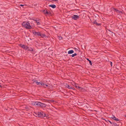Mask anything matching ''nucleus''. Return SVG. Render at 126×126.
<instances>
[{
  "label": "nucleus",
  "mask_w": 126,
  "mask_h": 126,
  "mask_svg": "<svg viewBox=\"0 0 126 126\" xmlns=\"http://www.w3.org/2000/svg\"><path fill=\"white\" fill-rule=\"evenodd\" d=\"M36 23H37V24L36 25H39L40 24V23L39 22H36Z\"/></svg>",
  "instance_id": "25"
},
{
  "label": "nucleus",
  "mask_w": 126,
  "mask_h": 126,
  "mask_svg": "<svg viewBox=\"0 0 126 126\" xmlns=\"http://www.w3.org/2000/svg\"><path fill=\"white\" fill-rule=\"evenodd\" d=\"M119 122H117V123H119V124L118 125H119H119L121 126L122 125V123L120 122V121H119Z\"/></svg>",
  "instance_id": "23"
},
{
  "label": "nucleus",
  "mask_w": 126,
  "mask_h": 126,
  "mask_svg": "<svg viewBox=\"0 0 126 126\" xmlns=\"http://www.w3.org/2000/svg\"><path fill=\"white\" fill-rule=\"evenodd\" d=\"M75 87L77 88H78L79 89H80V90H82L83 89V88H82L81 87H80L79 86H77L76 85H75Z\"/></svg>",
  "instance_id": "15"
},
{
  "label": "nucleus",
  "mask_w": 126,
  "mask_h": 126,
  "mask_svg": "<svg viewBox=\"0 0 126 126\" xmlns=\"http://www.w3.org/2000/svg\"><path fill=\"white\" fill-rule=\"evenodd\" d=\"M37 106L38 107H40L42 108H45L46 107L47 105L43 103L40 102H38L37 103Z\"/></svg>",
  "instance_id": "4"
},
{
  "label": "nucleus",
  "mask_w": 126,
  "mask_h": 126,
  "mask_svg": "<svg viewBox=\"0 0 126 126\" xmlns=\"http://www.w3.org/2000/svg\"><path fill=\"white\" fill-rule=\"evenodd\" d=\"M29 108H32V107L31 106H29V107L26 106L25 107V108L26 109H29Z\"/></svg>",
  "instance_id": "24"
},
{
  "label": "nucleus",
  "mask_w": 126,
  "mask_h": 126,
  "mask_svg": "<svg viewBox=\"0 0 126 126\" xmlns=\"http://www.w3.org/2000/svg\"><path fill=\"white\" fill-rule=\"evenodd\" d=\"M112 32V33H113V32Z\"/></svg>",
  "instance_id": "40"
},
{
  "label": "nucleus",
  "mask_w": 126,
  "mask_h": 126,
  "mask_svg": "<svg viewBox=\"0 0 126 126\" xmlns=\"http://www.w3.org/2000/svg\"><path fill=\"white\" fill-rule=\"evenodd\" d=\"M116 69H118L119 70V67H118V66H116Z\"/></svg>",
  "instance_id": "31"
},
{
  "label": "nucleus",
  "mask_w": 126,
  "mask_h": 126,
  "mask_svg": "<svg viewBox=\"0 0 126 126\" xmlns=\"http://www.w3.org/2000/svg\"><path fill=\"white\" fill-rule=\"evenodd\" d=\"M43 12L45 15H50L51 14V13L50 11L48 12L47 10H44Z\"/></svg>",
  "instance_id": "7"
},
{
  "label": "nucleus",
  "mask_w": 126,
  "mask_h": 126,
  "mask_svg": "<svg viewBox=\"0 0 126 126\" xmlns=\"http://www.w3.org/2000/svg\"><path fill=\"white\" fill-rule=\"evenodd\" d=\"M87 60L89 61V64L91 65H92V63L91 61L89 59L87 58Z\"/></svg>",
  "instance_id": "20"
},
{
  "label": "nucleus",
  "mask_w": 126,
  "mask_h": 126,
  "mask_svg": "<svg viewBox=\"0 0 126 126\" xmlns=\"http://www.w3.org/2000/svg\"><path fill=\"white\" fill-rule=\"evenodd\" d=\"M62 37H61V36L59 37V39L60 40H61V39H62Z\"/></svg>",
  "instance_id": "29"
},
{
  "label": "nucleus",
  "mask_w": 126,
  "mask_h": 126,
  "mask_svg": "<svg viewBox=\"0 0 126 126\" xmlns=\"http://www.w3.org/2000/svg\"><path fill=\"white\" fill-rule=\"evenodd\" d=\"M125 117L126 118V115L125 116Z\"/></svg>",
  "instance_id": "41"
},
{
  "label": "nucleus",
  "mask_w": 126,
  "mask_h": 126,
  "mask_svg": "<svg viewBox=\"0 0 126 126\" xmlns=\"http://www.w3.org/2000/svg\"><path fill=\"white\" fill-rule=\"evenodd\" d=\"M34 113L37 115V116H36L37 117L38 116V117H41L43 118L46 116V114L43 112H37V114L36 113Z\"/></svg>",
  "instance_id": "3"
},
{
  "label": "nucleus",
  "mask_w": 126,
  "mask_h": 126,
  "mask_svg": "<svg viewBox=\"0 0 126 126\" xmlns=\"http://www.w3.org/2000/svg\"><path fill=\"white\" fill-rule=\"evenodd\" d=\"M102 119H103V120H104L105 121L107 122V121L105 119H104L103 118H102Z\"/></svg>",
  "instance_id": "34"
},
{
  "label": "nucleus",
  "mask_w": 126,
  "mask_h": 126,
  "mask_svg": "<svg viewBox=\"0 0 126 126\" xmlns=\"http://www.w3.org/2000/svg\"><path fill=\"white\" fill-rule=\"evenodd\" d=\"M51 101L52 102H54V100H51Z\"/></svg>",
  "instance_id": "35"
},
{
  "label": "nucleus",
  "mask_w": 126,
  "mask_h": 126,
  "mask_svg": "<svg viewBox=\"0 0 126 126\" xmlns=\"http://www.w3.org/2000/svg\"><path fill=\"white\" fill-rule=\"evenodd\" d=\"M79 16L76 15H73V16H71L72 18L73 19L77 20L79 18Z\"/></svg>",
  "instance_id": "8"
},
{
  "label": "nucleus",
  "mask_w": 126,
  "mask_h": 126,
  "mask_svg": "<svg viewBox=\"0 0 126 126\" xmlns=\"http://www.w3.org/2000/svg\"><path fill=\"white\" fill-rule=\"evenodd\" d=\"M111 118L113 120H114L116 121H121V120L119 119L118 118H116L114 115H113L112 117Z\"/></svg>",
  "instance_id": "10"
},
{
  "label": "nucleus",
  "mask_w": 126,
  "mask_h": 126,
  "mask_svg": "<svg viewBox=\"0 0 126 126\" xmlns=\"http://www.w3.org/2000/svg\"><path fill=\"white\" fill-rule=\"evenodd\" d=\"M110 64L111 65V66H112V62H110Z\"/></svg>",
  "instance_id": "32"
},
{
  "label": "nucleus",
  "mask_w": 126,
  "mask_h": 126,
  "mask_svg": "<svg viewBox=\"0 0 126 126\" xmlns=\"http://www.w3.org/2000/svg\"><path fill=\"white\" fill-rule=\"evenodd\" d=\"M49 7H51L53 8H55L56 7V6L54 4H51L49 5Z\"/></svg>",
  "instance_id": "12"
},
{
  "label": "nucleus",
  "mask_w": 126,
  "mask_h": 126,
  "mask_svg": "<svg viewBox=\"0 0 126 126\" xmlns=\"http://www.w3.org/2000/svg\"><path fill=\"white\" fill-rule=\"evenodd\" d=\"M40 36L42 38H44V37L46 36V35H45L44 34H40Z\"/></svg>",
  "instance_id": "16"
},
{
  "label": "nucleus",
  "mask_w": 126,
  "mask_h": 126,
  "mask_svg": "<svg viewBox=\"0 0 126 126\" xmlns=\"http://www.w3.org/2000/svg\"><path fill=\"white\" fill-rule=\"evenodd\" d=\"M22 25L23 27L27 29H31L32 28V27L30 25L29 21H24L22 23Z\"/></svg>",
  "instance_id": "1"
},
{
  "label": "nucleus",
  "mask_w": 126,
  "mask_h": 126,
  "mask_svg": "<svg viewBox=\"0 0 126 126\" xmlns=\"http://www.w3.org/2000/svg\"><path fill=\"white\" fill-rule=\"evenodd\" d=\"M33 20H34V21H35L36 22H36H38V21H39V20H37L35 19H33Z\"/></svg>",
  "instance_id": "27"
},
{
  "label": "nucleus",
  "mask_w": 126,
  "mask_h": 126,
  "mask_svg": "<svg viewBox=\"0 0 126 126\" xmlns=\"http://www.w3.org/2000/svg\"><path fill=\"white\" fill-rule=\"evenodd\" d=\"M74 52V51L73 50H71L69 51L68 52V54H72Z\"/></svg>",
  "instance_id": "14"
},
{
  "label": "nucleus",
  "mask_w": 126,
  "mask_h": 126,
  "mask_svg": "<svg viewBox=\"0 0 126 126\" xmlns=\"http://www.w3.org/2000/svg\"><path fill=\"white\" fill-rule=\"evenodd\" d=\"M73 89V90H75V88H74L73 87H72V89Z\"/></svg>",
  "instance_id": "33"
},
{
  "label": "nucleus",
  "mask_w": 126,
  "mask_h": 126,
  "mask_svg": "<svg viewBox=\"0 0 126 126\" xmlns=\"http://www.w3.org/2000/svg\"><path fill=\"white\" fill-rule=\"evenodd\" d=\"M113 126H119V125L117 124V123L114 122H113Z\"/></svg>",
  "instance_id": "18"
},
{
  "label": "nucleus",
  "mask_w": 126,
  "mask_h": 126,
  "mask_svg": "<svg viewBox=\"0 0 126 126\" xmlns=\"http://www.w3.org/2000/svg\"><path fill=\"white\" fill-rule=\"evenodd\" d=\"M37 102H38L32 101L31 104H32L33 105H37V104H37Z\"/></svg>",
  "instance_id": "13"
},
{
  "label": "nucleus",
  "mask_w": 126,
  "mask_h": 126,
  "mask_svg": "<svg viewBox=\"0 0 126 126\" xmlns=\"http://www.w3.org/2000/svg\"><path fill=\"white\" fill-rule=\"evenodd\" d=\"M67 86V88L69 89H72V87L70 86L69 85Z\"/></svg>",
  "instance_id": "22"
},
{
  "label": "nucleus",
  "mask_w": 126,
  "mask_h": 126,
  "mask_svg": "<svg viewBox=\"0 0 126 126\" xmlns=\"http://www.w3.org/2000/svg\"><path fill=\"white\" fill-rule=\"evenodd\" d=\"M73 48L75 49V50L76 51H79L78 49L77 48Z\"/></svg>",
  "instance_id": "26"
},
{
  "label": "nucleus",
  "mask_w": 126,
  "mask_h": 126,
  "mask_svg": "<svg viewBox=\"0 0 126 126\" xmlns=\"http://www.w3.org/2000/svg\"><path fill=\"white\" fill-rule=\"evenodd\" d=\"M27 50H28V51H33V50L32 48L31 47L29 48V47H28V48Z\"/></svg>",
  "instance_id": "17"
},
{
  "label": "nucleus",
  "mask_w": 126,
  "mask_h": 126,
  "mask_svg": "<svg viewBox=\"0 0 126 126\" xmlns=\"http://www.w3.org/2000/svg\"><path fill=\"white\" fill-rule=\"evenodd\" d=\"M109 31L110 32V30H109Z\"/></svg>",
  "instance_id": "38"
},
{
  "label": "nucleus",
  "mask_w": 126,
  "mask_h": 126,
  "mask_svg": "<svg viewBox=\"0 0 126 126\" xmlns=\"http://www.w3.org/2000/svg\"><path fill=\"white\" fill-rule=\"evenodd\" d=\"M32 81H33L34 82H35L37 85L38 84V83H39V82H38L37 81V80H35L34 79H33L32 80Z\"/></svg>",
  "instance_id": "21"
},
{
  "label": "nucleus",
  "mask_w": 126,
  "mask_h": 126,
  "mask_svg": "<svg viewBox=\"0 0 126 126\" xmlns=\"http://www.w3.org/2000/svg\"><path fill=\"white\" fill-rule=\"evenodd\" d=\"M77 55V54L76 53H75L74 54H72L71 55H70V56H71L72 57H74L76 56Z\"/></svg>",
  "instance_id": "19"
},
{
  "label": "nucleus",
  "mask_w": 126,
  "mask_h": 126,
  "mask_svg": "<svg viewBox=\"0 0 126 126\" xmlns=\"http://www.w3.org/2000/svg\"><path fill=\"white\" fill-rule=\"evenodd\" d=\"M113 10L115 11V12H116L117 13H122V12L121 11H120L117 9L115 8H113Z\"/></svg>",
  "instance_id": "11"
},
{
  "label": "nucleus",
  "mask_w": 126,
  "mask_h": 126,
  "mask_svg": "<svg viewBox=\"0 0 126 126\" xmlns=\"http://www.w3.org/2000/svg\"><path fill=\"white\" fill-rule=\"evenodd\" d=\"M2 86L1 85H0V87L2 88Z\"/></svg>",
  "instance_id": "37"
},
{
  "label": "nucleus",
  "mask_w": 126,
  "mask_h": 126,
  "mask_svg": "<svg viewBox=\"0 0 126 126\" xmlns=\"http://www.w3.org/2000/svg\"><path fill=\"white\" fill-rule=\"evenodd\" d=\"M93 23L94 24H95L96 26H100L101 24L100 23H98L97 22L96 20H95L94 19L93 20Z\"/></svg>",
  "instance_id": "9"
},
{
  "label": "nucleus",
  "mask_w": 126,
  "mask_h": 126,
  "mask_svg": "<svg viewBox=\"0 0 126 126\" xmlns=\"http://www.w3.org/2000/svg\"><path fill=\"white\" fill-rule=\"evenodd\" d=\"M108 121L110 123V124H113V122H111L109 120H108Z\"/></svg>",
  "instance_id": "28"
},
{
  "label": "nucleus",
  "mask_w": 126,
  "mask_h": 126,
  "mask_svg": "<svg viewBox=\"0 0 126 126\" xmlns=\"http://www.w3.org/2000/svg\"><path fill=\"white\" fill-rule=\"evenodd\" d=\"M68 84H66L65 85V87H66L67 88V86H68Z\"/></svg>",
  "instance_id": "30"
},
{
  "label": "nucleus",
  "mask_w": 126,
  "mask_h": 126,
  "mask_svg": "<svg viewBox=\"0 0 126 126\" xmlns=\"http://www.w3.org/2000/svg\"><path fill=\"white\" fill-rule=\"evenodd\" d=\"M32 33L35 35H37L38 36H40V35L41 33L39 32H37L34 31H32Z\"/></svg>",
  "instance_id": "6"
},
{
  "label": "nucleus",
  "mask_w": 126,
  "mask_h": 126,
  "mask_svg": "<svg viewBox=\"0 0 126 126\" xmlns=\"http://www.w3.org/2000/svg\"><path fill=\"white\" fill-rule=\"evenodd\" d=\"M68 55L67 54L66 55V56H67Z\"/></svg>",
  "instance_id": "39"
},
{
  "label": "nucleus",
  "mask_w": 126,
  "mask_h": 126,
  "mask_svg": "<svg viewBox=\"0 0 126 126\" xmlns=\"http://www.w3.org/2000/svg\"><path fill=\"white\" fill-rule=\"evenodd\" d=\"M38 83L37 85H39V87L42 88H45L47 87L48 86L47 85L44 83L42 82H39Z\"/></svg>",
  "instance_id": "2"
},
{
  "label": "nucleus",
  "mask_w": 126,
  "mask_h": 126,
  "mask_svg": "<svg viewBox=\"0 0 126 126\" xmlns=\"http://www.w3.org/2000/svg\"><path fill=\"white\" fill-rule=\"evenodd\" d=\"M19 46L20 47L25 50H27L28 48V47L27 46H26L24 44H20L19 45Z\"/></svg>",
  "instance_id": "5"
},
{
  "label": "nucleus",
  "mask_w": 126,
  "mask_h": 126,
  "mask_svg": "<svg viewBox=\"0 0 126 126\" xmlns=\"http://www.w3.org/2000/svg\"><path fill=\"white\" fill-rule=\"evenodd\" d=\"M24 5H22V4H21L20 5V6H24Z\"/></svg>",
  "instance_id": "36"
}]
</instances>
